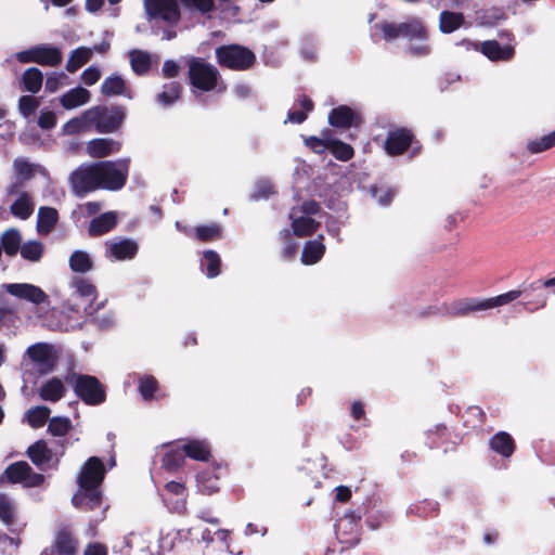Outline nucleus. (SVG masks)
<instances>
[{"instance_id":"f257e3e1","label":"nucleus","mask_w":555,"mask_h":555,"mask_svg":"<svg viewBox=\"0 0 555 555\" xmlns=\"http://www.w3.org/2000/svg\"><path fill=\"white\" fill-rule=\"evenodd\" d=\"M105 466L100 457L92 456L82 465L78 476V490L73 504L81 509H94L102 503L101 483L105 476Z\"/></svg>"},{"instance_id":"f03ea898","label":"nucleus","mask_w":555,"mask_h":555,"mask_svg":"<svg viewBox=\"0 0 555 555\" xmlns=\"http://www.w3.org/2000/svg\"><path fill=\"white\" fill-rule=\"evenodd\" d=\"M186 7L194 8L202 13L210 12L214 0H181ZM145 12L150 20L162 18L176 23L180 17L179 0H144Z\"/></svg>"},{"instance_id":"7ed1b4c3","label":"nucleus","mask_w":555,"mask_h":555,"mask_svg":"<svg viewBox=\"0 0 555 555\" xmlns=\"http://www.w3.org/2000/svg\"><path fill=\"white\" fill-rule=\"evenodd\" d=\"M56 361L57 351L53 345L36 343L26 349L22 367L25 375L28 373V367L34 369L39 374H47L53 371Z\"/></svg>"},{"instance_id":"20e7f679","label":"nucleus","mask_w":555,"mask_h":555,"mask_svg":"<svg viewBox=\"0 0 555 555\" xmlns=\"http://www.w3.org/2000/svg\"><path fill=\"white\" fill-rule=\"evenodd\" d=\"M322 214L317 202L309 201L300 206L293 207L289 212L293 233L297 236H307L317 231Z\"/></svg>"},{"instance_id":"39448f33","label":"nucleus","mask_w":555,"mask_h":555,"mask_svg":"<svg viewBox=\"0 0 555 555\" xmlns=\"http://www.w3.org/2000/svg\"><path fill=\"white\" fill-rule=\"evenodd\" d=\"M96 164L100 189L118 191L126 184L129 172V159L99 162Z\"/></svg>"},{"instance_id":"423d86ee","label":"nucleus","mask_w":555,"mask_h":555,"mask_svg":"<svg viewBox=\"0 0 555 555\" xmlns=\"http://www.w3.org/2000/svg\"><path fill=\"white\" fill-rule=\"evenodd\" d=\"M189 76L192 86L202 91H211L219 86L218 69L199 59L191 60Z\"/></svg>"},{"instance_id":"0eeeda50","label":"nucleus","mask_w":555,"mask_h":555,"mask_svg":"<svg viewBox=\"0 0 555 555\" xmlns=\"http://www.w3.org/2000/svg\"><path fill=\"white\" fill-rule=\"evenodd\" d=\"M216 55L220 65L237 70L248 68L255 61V55L251 51L236 44L218 48Z\"/></svg>"},{"instance_id":"6e6552de","label":"nucleus","mask_w":555,"mask_h":555,"mask_svg":"<svg viewBox=\"0 0 555 555\" xmlns=\"http://www.w3.org/2000/svg\"><path fill=\"white\" fill-rule=\"evenodd\" d=\"M98 164L81 165L70 175V184L74 193L83 196L100 189Z\"/></svg>"},{"instance_id":"1a4fd4ad","label":"nucleus","mask_w":555,"mask_h":555,"mask_svg":"<svg viewBox=\"0 0 555 555\" xmlns=\"http://www.w3.org/2000/svg\"><path fill=\"white\" fill-rule=\"evenodd\" d=\"M69 301H74L73 306L75 311H79L90 306L96 298L95 286L87 279L75 276L68 283Z\"/></svg>"},{"instance_id":"9d476101","label":"nucleus","mask_w":555,"mask_h":555,"mask_svg":"<svg viewBox=\"0 0 555 555\" xmlns=\"http://www.w3.org/2000/svg\"><path fill=\"white\" fill-rule=\"evenodd\" d=\"M8 481L22 483L24 487H39L44 481V476L35 473L27 462H16L9 465L4 472Z\"/></svg>"},{"instance_id":"9b49d317","label":"nucleus","mask_w":555,"mask_h":555,"mask_svg":"<svg viewBox=\"0 0 555 555\" xmlns=\"http://www.w3.org/2000/svg\"><path fill=\"white\" fill-rule=\"evenodd\" d=\"M75 391L87 404L95 405L105 400V391L100 382L93 376H78Z\"/></svg>"},{"instance_id":"f8f14e48","label":"nucleus","mask_w":555,"mask_h":555,"mask_svg":"<svg viewBox=\"0 0 555 555\" xmlns=\"http://www.w3.org/2000/svg\"><path fill=\"white\" fill-rule=\"evenodd\" d=\"M91 109L98 111V116L92 121V127H95L102 133L114 132L120 127L125 118V113L120 108H114L112 112H108L105 107L94 106Z\"/></svg>"},{"instance_id":"ddd939ff","label":"nucleus","mask_w":555,"mask_h":555,"mask_svg":"<svg viewBox=\"0 0 555 555\" xmlns=\"http://www.w3.org/2000/svg\"><path fill=\"white\" fill-rule=\"evenodd\" d=\"M4 289L12 296L39 305L46 302L47 294L38 286L28 283L4 284Z\"/></svg>"},{"instance_id":"4468645a","label":"nucleus","mask_w":555,"mask_h":555,"mask_svg":"<svg viewBox=\"0 0 555 555\" xmlns=\"http://www.w3.org/2000/svg\"><path fill=\"white\" fill-rule=\"evenodd\" d=\"M480 52L490 61H509L515 54V40L502 46L495 40H487L480 43Z\"/></svg>"},{"instance_id":"2eb2a0df","label":"nucleus","mask_w":555,"mask_h":555,"mask_svg":"<svg viewBox=\"0 0 555 555\" xmlns=\"http://www.w3.org/2000/svg\"><path fill=\"white\" fill-rule=\"evenodd\" d=\"M137 251V243L129 238L106 242V256L113 260L122 261L132 259Z\"/></svg>"},{"instance_id":"dca6fc26","label":"nucleus","mask_w":555,"mask_h":555,"mask_svg":"<svg viewBox=\"0 0 555 555\" xmlns=\"http://www.w3.org/2000/svg\"><path fill=\"white\" fill-rule=\"evenodd\" d=\"M164 502L175 512L181 513L185 509V487L177 481H169L165 485L163 494Z\"/></svg>"},{"instance_id":"f3484780","label":"nucleus","mask_w":555,"mask_h":555,"mask_svg":"<svg viewBox=\"0 0 555 555\" xmlns=\"http://www.w3.org/2000/svg\"><path fill=\"white\" fill-rule=\"evenodd\" d=\"M27 453L31 462L39 468H44L52 463L56 464L59 462V459H54L52 450L42 440L31 444Z\"/></svg>"},{"instance_id":"a211bd4d","label":"nucleus","mask_w":555,"mask_h":555,"mask_svg":"<svg viewBox=\"0 0 555 555\" xmlns=\"http://www.w3.org/2000/svg\"><path fill=\"white\" fill-rule=\"evenodd\" d=\"M412 134L406 129H398L388 134L385 149L389 155L403 153L411 144Z\"/></svg>"},{"instance_id":"6ab92c4d","label":"nucleus","mask_w":555,"mask_h":555,"mask_svg":"<svg viewBox=\"0 0 555 555\" xmlns=\"http://www.w3.org/2000/svg\"><path fill=\"white\" fill-rule=\"evenodd\" d=\"M184 455L194 460L206 462L210 459V444L204 439H190L181 444Z\"/></svg>"},{"instance_id":"aec40b11","label":"nucleus","mask_w":555,"mask_h":555,"mask_svg":"<svg viewBox=\"0 0 555 555\" xmlns=\"http://www.w3.org/2000/svg\"><path fill=\"white\" fill-rule=\"evenodd\" d=\"M328 122L333 127L348 128L352 125H358L360 122V117L350 107L341 105L332 109L328 115Z\"/></svg>"},{"instance_id":"412c9836","label":"nucleus","mask_w":555,"mask_h":555,"mask_svg":"<svg viewBox=\"0 0 555 555\" xmlns=\"http://www.w3.org/2000/svg\"><path fill=\"white\" fill-rule=\"evenodd\" d=\"M120 150V143L108 138L93 139L87 143V152L91 157L102 158Z\"/></svg>"},{"instance_id":"4be33fe9","label":"nucleus","mask_w":555,"mask_h":555,"mask_svg":"<svg viewBox=\"0 0 555 555\" xmlns=\"http://www.w3.org/2000/svg\"><path fill=\"white\" fill-rule=\"evenodd\" d=\"M98 116L96 109H87L80 116L72 118L63 126V132L65 134H74L78 132H82L92 127V121H94Z\"/></svg>"},{"instance_id":"5701e85b","label":"nucleus","mask_w":555,"mask_h":555,"mask_svg":"<svg viewBox=\"0 0 555 555\" xmlns=\"http://www.w3.org/2000/svg\"><path fill=\"white\" fill-rule=\"evenodd\" d=\"M38 392L42 400L56 402L65 396L66 387L62 379L53 377L44 382Z\"/></svg>"},{"instance_id":"b1692460","label":"nucleus","mask_w":555,"mask_h":555,"mask_svg":"<svg viewBox=\"0 0 555 555\" xmlns=\"http://www.w3.org/2000/svg\"><path fill=\"white\" fill-rule=\"evenodd\" d=\"M101 92L107 96L124 95L128 99H132L131 91L128 89L126 81L119 75L106 77L101 86Z\"/></svg>"},{"instance_id":"393cba45","label":"nucleus","mask_w":555,"mask_h":555,"mask_svg":"<svg viewBox=\"0 0 555 555\" xmlns=\"http://www.w3.org/2000/svg\"><path fill=\"white\" fill-rule=\"evenodd\" d=\"M89 101L90 92L82 87L70 89L69 91L64 93L60 99V103L65 109L77 108L79 106L87 104Z\"/></svg>"},{"instance_id":"a878e982","label":"nucleus","mask_w":555,"mask_h":555,"mask_svg":"<svg viewBox=\"0 0 555 555\" xmlns=\"http://www.w3.org/2000/svg\"><path fill=\"white\" fill-rule=\"evenodd\" d=\"M117 224V214L108 211L100 215L91 220L89 225V233L93 236L102 235L113 230Z\"/></svg>"},{"instance_id":"bb28decb","label":"nucleus","mask_w":555,"mask_h":555,"mask_svg":"<svg viewBox=\"0 0 555 555\" xmlns=\"http://www.w3.org/2000/svg\"><path fill=\"white\" fill-rule=\"evenodd\" d=\"M490 448L501 456L509 457L515 451L514 439L509 434L500 431L490 439Z\"/></svg>"},{"instance_id":"cd10ccee","label":"nucleus","mask_w":555,"mask_h":555,"mask_svg":"<svg viewBox=\"0 0 555 555\" xmlns=\"http://www.w3.org/2000/svg\"><path fill=\"white\" fill-rule=\"evenodd\" d=\"M35 53V63L40 65L55 66L62 60L61 51L55 47L47 44L36 46Z\"/></svg>"},{"instance_id":"c85d7f7f","label":"nucleus","mask_w":555,"mask_h":555,"mask_svg":"<svg viewBox=\"0 0 555 555\" xmlns=\"http://www.w3.org/2000/svg\"><path fill=\"white\" fill-rule=\"evenodd\" d=\"M323 236L318 240L309 241L305 244L301 254V261L304 264H314L321 260L325 253V245L322 242Z\"/></svg>"},{"instance_id":"c756f323","label":"nucleus","mask_w":555,"mask_h":555,"mask_svg":"<svg viewBox=\"0 0 555 555\" xmlns=\"http://www.w3.org/2000/svg\"><path fill=\"white\" fill-rule=\"evenodd\" d=\"M35 209V204L27 193H21L15 202L11 205V212L20 219H27L31 216Z\"/></svg>"},{"instance_id":"7c9ffc66","label":"nucleus","mask_w":555,"mask_h":555,"mask_svg":"<svg viewBox=\"0 0 555 555\" xmlns=\"http://www.w3.org/2000/svg\"><path fill=\"white\" fill-rule=\"evenodd\" d=\"M197 488L204 494H212L219 490V477L214 470H204L197 475Z\"/></svg>"},{"instance_id":"2f4dec72","label":"nucleus","mask_w":555,"mask_h":555,"mask_svg":"<svg viewBox=\"0 0 555 555\" xmlns=\"http://www.w3.org/2000/svg\"><path fill=\"white\" fill-rule=\"evenodd\" d=\"M427 30L418 20H412L406 23H401V37L412 42L415 39L425 38Z\"/></svg>"},{"instance_id":"473e14b6","label":"nucleus","mask_w":555,"mask_h":555,"mask_svg":"<svg viewBox=\"0 0 555 555\" xmlns=\"http://www.w3.org/2000/svg\"><path fill=\"white\" fill-rule=\"evenodd\" d=\"M69 267L74 272L87 273L93 268V261L88 253L75 250L69 257Z\"/></svg>"},{"instance_id":"72a5a7b5","label":"nucleus","mask_w":555,"mask_h":555,"mask_svg":"<svg viewBox=\"0 0 555 555\" xmlns=\"http://www.w3.org/2000/svg\"><path fill=\"white\" fill-rule=\"evenodd\" d=\"M93 54V50L91 48L79 47L74 50L69 56V60L66 64V69L69 73H75L81 66H83Z\"/></svg>"},{"instance_id":"f704fd0d","label":"nucleus","mask_w":555,"mask_h":555,"mask_svg":"<svg viewBox=\"0 0 555 555\" xmlns=\"http://www.w3.org/2000/svg\"><path fill=\"white\" fill-rule=\"evenodd\" d=\"M43 76L37 67L27 68L22 78L24 89L31 93H37L42 86Z\"/></svg>"},{"instance_id":"c9c22d12","label":"nucleus","mask_w":555,"mask_h":555,"mask_svg":"<svg viewBox=\"0 0 555 555\" xmlns=\"http://www.w3.org/2000/svg\"><path fill=\"white\" fill-rule=\"evenodd\" d=\"M129 56L131 68L135 74L143 75L150 69L152 63L150 53L141 50H133L129 53Z\"/></svg>"},{"instance_id":"e433bc0d","label":"nucleus","mask_w":555,"mask_h":555,"mask_svg":"<svg viewBox=\"0 0 555 555\" xmlns=\"http://www.w3.org/2000/svg\"><path fill=\"white\" fill-rule=\"evenodd\" d=\"M50 413L51 410L48 406L37 405L26 412L25 418L33 428H40L47 423Z\"/></svg>"},{"instance_id":"4c0bfd02","label":"nucleus","mask_w":555,"mask_h":555,"mask_svg":"<svg viewBox=\"0 0 555 555\" xmlns=\"http://www.w3.org/2000/svg\"><path fill=\"white\" fill-rule=\"evenodd\" d=\"M184 463L182 447L169 448L163 455L162 466L167 470H176Z\"/></svg>"},{"instance_id":"58836bf2","label":"nucleus","mask_w":555,"mask_h":555,"mask_svg":"<svg viewBox=\"0 0 555 555\" xmlns=\"http://www.w3.org/2000/svg\"><path fill=\"white\" fill-rule=\"evenodd\" d=\"M57 221V211L51 207H40L38 211V231L48 233Z\"/></svg>"},{"instance_id":"ea45409f","label":"nucleus","mask_w":555,"mask_h":555,"mask_svg":"<svg viewBox=\"0 0 555 555\" xmlns=\"http://www.w3.org/2000/svg\"><path fill=\"white\" fill-rule=\"evenodd\" d=\"M463 15L461 13H453L443 11L440 14L439 27L440 30L444 34H450L463 24Z\"/></svg>"},{"instance_id":"a19ab883","label":"nucleus","mask_w":555,"mask_h":555,"mask_svg":"<svg viewBox=\"0 0 555 555\" xmlns=\"http://www.w3.org/2000/svg\"><path fill=\"white\" fill-rule=\"evenodd\" d=\"M13 167L16 173V178L22 181L31 178L36 171H43L41 166L31 164L25 158H16L13 163Z\"/></svg>"},{"instance_id":"79ce46f5","label":"nucleus","mask_w":555,"mask_h":555,"mask_svg":"<svg viewBox=\"0 0 555 555\" xmlns=\"http://www.w3.org/2000/svg\"><path fill=\"white\" fill-rule=\"evenodd\" d=\"M55 548L61 555H74L76 552V541L69 532L62 530L56 535Z\"/></svg>"},{"instance_id":"37998d69","label":"nucleus","mask_w":555,"mask_h":555,"mask_svg":"<svg viewBox=\"0 0 555 555\" xmlns=\"http://www.w3.org/2000/svg\"><path fill=\"white\" fill-rule=\"evenodd\" d=\"M22 237L16 229H9L2 235V246L7 255H15L21 248Z\"/></svg>"},{"instance_id":"c03bdc74","label":"nucleus","mask_w":555,"mask_h":555,"mask_svg":"<svg viewBox=\"0 0 555 555\" xmlns=\"http://www.w3.org/2000/svg\"><path fill=\"white\" fill-rule=\"evenodd\" d=\"M202 268L208 278H216L220 273V257L214 250H206L203 255Z\"/></svg>"},{"instance_id":"a18cd8bd","label":"nucleus","mask_w":555,"mask_h":555,"mask_svg":"<svg viewBox=\"0 0 555 555\" xmlns=\"http://www.w3.org/2000/svg\"><path fill=\"white\" fill-rule=\"evenodd\" d=\"M520 296H521V291L513 289L507 293L498 295L495 297L483 299V307H486V310H489L492 308L505 306V305L516 300Z\"/></svg>"},{"instance_id":"49530a36","label":"nucleus","mask_w":555,"mask_h":555,"mask_svg":"<svg viewBox=\"0 0 555 555\" xmlns=\"http://www.w3.org/2000/svg\"><path fill=\"white\" fill-rule=\"evenodd\" d=\"M68 417L55 416L49 420L48 431L54 437H63L72 429Z\"/></svg>"},{"instance_id":"de8ad7c7","label":"nucleus","mask_w":555,"mask_h":555,"mask_svg":"<svg viewBox=\"0 0 555 555\" xmlns=\"http://www.w3.org/2000/svg\"><path fill=\"white\" fill-rule=\"evenodd\" d=\"M138 389L143 400H152L158 390V383L153 376L144 375L139 379Z\"/></svg>"},{"instance_id":"09e8293b","label":"nucleus","mask_w":555,"mask_h":555,"mask_svg":"<svg viewBox=\"0 0 555 555\" xmlns=\"http://www.w3.org/2000/svg\"><path fill=\"white\" fill-rule=\"evenodd\" d=\"M299 106L300 109L288 113L286 121L293 124H301L302 121L306 120L307 114L313 108L311 100L308 99L307 96H302L299 99Z\"/></svg>"},{"instance_id":"8fccbe9b","label":"nucleus","mask_w":555,"mask_h":555,"mask_svg":"<svg viewBox=\"0 0 555 555\" xmlns=\"http://www.w3.org/2000/svg\"><path fill=\"white\" fill-rule=\"evenodd\" d=\"M330 152L341 162H347L353 156V149L349 144L336 139H332Z\"/></svg>"},{"instance_id":"3c124183","label":"nucleus","mask_w":555,"mask_h":555,"mask_svg":"<svg viewBox=\"0 0 555 555\" xmlns=\"http://www.w3.org/2000/svg\"><path fill=\"white\" fill-rule=\"evenodd\" d=\"M486 310V307H483V299H466L461 300L456 304H454L452 308V312L454 314H466L472 311H481Z\"/></svg>"},{"instance_id":"603ef678","label":"nucleus","mask_w":555,"mask_h":555,"mask_svg":"<svg viewBox=\"0 0 555 555\" xmlns=\"http://www.w3.org/2000/svg\"><path fill=\"white\" fill-rule=\"evenodd\" d=\"M555 146V130L539 139L528 142L527 147L531 153H540Z\"/></svg>"},{"instance_id":"864d4df0","label":"nucleus","mask_w":555,"mask_h":555,"mask_svg":"<svg viewBox=\"0 0 555 555\" xmlns=\"http://www.w3.org/2000/svg\"><path fill=\"white\" fill-rule=\"evenodd\" d=\"M406 51L412 56L423 57L428 55L431 52V48L428 43V34H426L425 38L415 39L412 42H408Z\"/></svg>"},{"instance_id":"5fc2aeb1","label":"nucleus","mask_w":555,"mask_h":555,"mask_svg":"<svg viewBox=\"0 0 555 555\" xmlns=\"http://www.w3.org/2000/svg\"><path fill=\"white\" fill-rule=\"evenodd\" d=\"M181 92V86L178 82H171L165 86V90L158 94L157 101L164 105H170L175 103Z\"/></svg>"},{"instance_id":"6e6d98bb","label":"nucleus","mask_w":555,"mask_h":555,"mask_svg":"<svg viewBox=\"0 0 555 555\" xmlns=\"http://www.w3.org/2000/svg\"><path fill=\"white\" fill-rule=\"evenodd\" d=\"M332 139L333 138H331L326 133H324L323 138L312 135L305 139V145L312 150L314 153L322 154L325 151H330Z\"/></svg>"},{"instance_id":"4d7b16f0","label":"nucleus","mask_w":555,"mask_h":555,"mask_svg":"<svg viewBox=\"0 0 555 555\" xmlns=\"http://www.w3.org/2000/svg\"><path fill=\"white\" fill-rule=\"evenodd\" d=\"M15 504L5 495H0V519L5 525H11L15 517Z\"/></svg>"},{"instance_id":"13d9d810","label":"nucleus","mask_w":555,"mask_h":555,"mask_svg":"<svg viewBox=\"0 0 555 555\" xmlns=\"http://www.w3.org/2000/svg\"><path fill=\"white\" fill-rule=\"evenodd\" d=\"M195 235L201 241H210L221 237V228L216 224L201 225L195 230Z\"/></svg>"},{"instance_id":"bf43d9fd","label":"nucleus","mask_w":555,"mask_h":555,"mask_svg":"<svg viewBox=\"0 0 555 555\" xmlns=\"http://www.w3.org/2000/svg\"><path fill=\"white\" fill-rule=\"evenodd\" d=\"M375 28L380 30L382 37L386 41H392L401 37V23H383L376 24Z\"/></svg>"},{"instance_id":"052dcab7","label":"nucleus","mask_w":555,"mask_h":555,"mask_svg":"<svg viewBox=\"0 0 555 555\" xmlns=\"http://www.w3.org/2000/svg\"><path fill=\"white\" fill-rule=\"evenodd\" d=\"M21 254L25 259L37 261L42 255V245L38 242H28L21 247Z\"/></svg>"},{"instance_id":"680f3d73","label":"nucleus","mask_w":555,"mask_h":555,"mask_svg":"<svg viewBox=\"0 0 555 555\" xmlns=\"http://www.w3.org/2000/svg\"><path fill=\"white\" fill-rule=\"evenodd\" d=\"M39 101L30 95H23L18 101V108L23 116L28 117L35 113Z\"/></svg>"},{"instance_id":"e2e57ef3","label":"nucleus","mask_w":555,"mask_h":555,"mask_svg":"<svg viewBox=\"0 0 555 555\" xmlns=\"http://www.w3.org/2000/svg\"><path fill=\"white\" fill-rule=\"evenodd\" d=\"M273 193V186L268 180H259L251 194L254 199H266Z\"/></svg>"},{"instance_id":"0e129e2a","label":"nucleus","mask_w":555,"mask_h":555,"mask_svg":"<svg viewBox=\"0 0 555 555\" xmlns=\"http://www.w3.org/2000/svg\"><path fill=\"white\" fill-rule=\"evenodd\" d=\"M66 79L64 74H51L46 80V90L53 93L59 90V88L63 85V80Z\"/></svg>"},{"instance_id":"69168bd1","label":"nucleus","mask_w":555,"mask_h":555,"mask_svg":"<svg viewBox=\"0 0 555 555\" xmlns=\"http://www.w3.org/2000/svg\"><path fill=\"white\" fill-rule=\"evenodd\" d=\"M101 77V70L96 66H90L81 74V79L87 86H93Z\"/></svg>"},{"instance_id":"338daca9","label":"nucleus","mask_w":555,"mask_h":555,"mask_svg":"<svg viewBox=\"0 0 555 555\" xmlns=\"http://www.w3.org/2000/svg\"><path fill=\"white\" fill-rule=\"evenodd\" d=\"M55 114L51 111H42L40 113L38 125L42 129H51L55 126Z\"/></svg>"},{"instance_id":"774afa93","label":"nucleus","mask_w":555,"mask_h":555,"mask_svg":"<svg viewBox=\"0 0 555 555\" xmlns=\"http://www.w3.org/2000/svg\"><path fill=\"white\" fill-rule=\"evenodd\" d=\"M85 555H107V548L101 543H91L86 547Z\"/></svg>"}]
</instances>
